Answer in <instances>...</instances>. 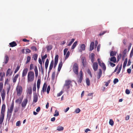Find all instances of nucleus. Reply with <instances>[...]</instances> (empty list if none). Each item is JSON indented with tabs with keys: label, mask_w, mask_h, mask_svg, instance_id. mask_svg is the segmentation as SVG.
Returning <instances> with one entry per match:
<instances>
[{
	"label": "nucleus",
	"mask_w": 133,
	"mask_h": 133,
	"mask_svg": "<svg viewBox=\"0 0 133 133\" xmlns=\"http://www.w3.org/2000/svg\"><path fill=\"white\" fill-rule=\"evenodd\" d=\"M47 50L48 51H49L51 50L52 48V46L51 45L47 46L46 47Z\"/></svg>",
	"instance_id": "29"
},
{
	"label": "nucleus",
	"mask_w": 133,
	"mask_h": 133,
	"mask_svg": "<svg viewBox=\"0 0 133 133\" xmlns=\"http://www.w3.org/2000/svg\"><path fill=\"white\" fill-rule=\"evenodd\" d=\"M99 72L97 73V78L98 79H99L100 78L102 74V72L101 69H99Z\"/></svg>",
	"instance_id": "15"
},
{
	"label": "nucleus",
	"mask_w": 133,
	"mask_h": 133,
	"mask_svg": "<svg viewBox=\"0 0 133 133\" xmlns=\"http://www.w3.org/2000/svg\"><path fill=\"white\" fill-rule=\"evenodd\" d=\"M16 90L17 92V95L18 96H20L22 92V87L20 85H18L16 87Z\"/></svg>",
	"instance_id": "5"
},
{
	"label": "nucleus",
	"mask_w": 133,
	"mask_h": 133,
	"mask_svg": "<svg viewBox=\"0 0 133 133\" xmlns=\"http://www.w3.org/2000/svg\"><path fill=\"white\" fill-rule=\"evenodd\" d=\"M94 56L95 55L94 54L92 53L91 54V55L90 56V58L91 59V62L93 63V68L94 70L95 71L97 70L98 65L97 62H94Z\"/></svg>",
	"instance_id": "2"
},
{
	"label": "nucleus",
	"mask_w": 133,
	"mask_h": 133,
	"mask_svg": "<svg viewBox=\"0 0 133 133\" xmlns=\"http://www.w3.org/2000/svg\"><path fill=\"white\" fill-rule=\"evenodd\" d=\"M125 92L126 94L128 95L130 93V90L128 89L126 90Z\"/></svg>",
	"instance_id": "58"
},
{
	"label": "nucleus",
	"mask_w": 133,
	"mask_h": 133,
	"mask_svg": "<svg viewBox=\"0 0 133 133\" xmlns=\"http://www.w3.org/2000/svg\"><path fill=\"white\" fill-rule=\"evenodd\" d=\"M78 65L77 63H75L73 66V70L74 73L76 75H78Z\"/></svg>",
	"instance_id": "6"
},
{
	"label": "nucleus",
	"mask_w": 133,
	"mask_h": 133,
	"mask_svg": "<svg viewBox=\"0 0 133 133\" xmlns=\"http://www.w3.org/2000/svg\"><path fill=\"white\" fill-rule=\"evenodd\" d=\"M32 93V90L31 88H29L28 89V93L31 95Z\"/></svg>",
	"instance_id": "33"
},
{
	"label": "nucleus",
	"mask_w": 133,
	"mask_h": 133,
	"mask_svg": "<svg viewBox=\"0 0 133 133\" xmlns=\"http://www.w3.org/2000/svg\"><path fill=\"white\" fill-rule=\"evenodd\" d=\"M81 60L83 67H85L86 65V60L85 58L84 57H82Z\"/></svg>",
	"instance_id": "10"
},
{
	"label": "nucleus",
	"mask_w": 133,
	"mask_h": 133,
	"mask_svg": "<svg viewBox=\"0 0 133 133\" xmlns=\"http://www.w3.org/2000/svg\"><path fill=\"white\" fill-rule=\"evenodd\" d=\"M34 71L35 73V77H37L38 75V72L37 67L36 66H35Z\"/></svg>",
	"instance_id": "21"
},
{
	"label": "nucleus",
	"mask_w": 133,
	"mask_h": 133,
	"mask_svg": "<svg viewBox=\"0 0 133 133\" xmlns=\"http://www.w3.org/2000/svg\"><path fill=\"white\" fill-rule=\"evenodd\" d=\"M63 65V63L62 61L61 62L59 63L58 67V71L59 72L60 71Z\"/></svg>",
	"instance_id": "23"
},
{
	"label": "nucleus",
	"mask_w": 133,
	"mask_h": 133,
	"mask_svg": "<svg viewBox=\"0 0 133 133\" xmlns=\"http://www.w3.org/2000/svg\"><path fill=\"white\" fill-rule=\"evenodd\" d=\"M5 108L6 107L5 104H3L1 108V114H4V112H5Z\"/></svg>",
	"instance_id": "18"
},
{
	"label": "nucleus",
	"mask_w": 133,
	"mask_h": 133,
	"mask_svg": "<svg viewBox=\"0 0 133 133\" xmlns=\"http://www.w3.org/2000/svg\"><path fill=\"white\" fill-rule=\"evenodd\" d=\"M97 61L99 65L102 67L103 69L105 71L106 69V66L105 64L104 63H101V60L99 58L98 59Z\"/></svg>",
	"instance_id": "7"
},
{
	"label": "nucleus",
	"mask_w": 133,
	"mask_h": 133,
	"mask_svg": "<svg viewBox=\"0 0 133 133\" xmlns=\"http://www.w3.org/2000/svg\"><path fill=\"white\" fill-rule=\"evenodd\" d=\"M55 77V72H53L52 75V79H54Z\"/></svg>",
	"instance_id": "47"
},
{
	"label": "nucleus",
	"mask_w": 133,
	"mask_h": 133,
	"mask_svg": "<svg viewBox=\"0 0 133 133\" xmlns=\"http://www.w3.org/2000/svg\"><path fill=\"white\" fill-rule=\"evenodd\" d=\"M127 71L128 74H130L131 72V69L130 68H129L127 69Z\"/></svg>",
	"instance_id": "62"
},
{
	"label": "nucleus",
	"mask_w": 133,
	"mask_h": 133,
	"mask_svg": "<svg viewBox=\"0 0 133 133\" xmlns=\"http://www.w3.org/2000/svg\"><path fill=\"white\" fill-rule=\"evenodd\" d=\"M68 50L67 48H65L64 50V55H65L66 53L67 52Z\"/></svg>",
	"instance_id": "55"
},
{
	"label": "nucleus",
	"mask_w": 133,
	"mask_h": 133,
	"mask_svg": "<svg viewBox=\"0 0 133 133\" xmlns=\"http://www.w3.org/2000/svg\"><path fill=\"white\" fill-rule=\"evenodd\" d=\"M110 61L113 62L114 63H116V57L114 56L111 57L110 59Z\"/></svg>",
	"instance_id": "27"
},
{
	"label": "nucleus",
	"mask_w": 133,
	"mask_h": 133,
	"mask_svg": "<svg viewBox=\"0 0 133 133\" xmlns=\"http://www.w3.org/2000/svg\"><path fill=\"white\" fill-rule=\"evenodd\" d=\"M128 62V59L127 58H126L125 59L124 61V62L123 64V69H124L126 66V65H127V63Z\"/></svg>",
	"instance_id": "26"
},
{
	"label": "nucleus",
	"mask_w": 133,
	"mask_h": 133,
	"mask_svg": "<svg viewBox=\"0 0 133 133\" xmlns=\"http://www.w3.org/2000/svg\"><path fill=\"white\" fill-rule=\"evenodd\" d=\"M22 99H17L15 101V102L16 103H18L19 102V104H21L22 102Z\"/></svg>",
	"instance_id": "43"
},
{
	"label": "nucleus",
	"mask_w": 133,
	"mask_h": 133,
	"mask_svg": "<svg viewBox=\"0 0 133 133\" xmlns=\"http://www.w3.org/2000/svg\"><path fill=\"white\" fill-rule=\"evenodd\" d=\"M81 111L80 109L79 108H77L75 110V112L76 113H78Z\"/></svg>",
	"instance_id": "45"
},
{
	"label": "nucleus",
	"mask_w": 133,
	"mask_h": 133,
	"mask_svg": "<svg viewBox=\"0 0 133 133\" xmlns=\"http://www.w3.org/2000/svg\"><path fill=\"white\" fill-rule=\"evenodd\" d=\"M34 74L33 72L30 71L28 72V82H32L34 79Z\"/></svg>",
	"instance_id": "3"
},
{
	"label": "nucleus",
	"mask_w": 133,
	"mask_h": 133,
	"mask_svg": "<svg viewBox=\"0 0 133 133\" xmlns=\"http://www.w3.org/2000/svg\"><path fill=\"white\" fill-rule=\"evenodd\" d=\"M9 60V57L8 56L6 55H5L4 58V62L5 64H7Z\"/></svg>",
	"instance_id": "13"
},
{
	"label": "nucleus",
	"mask_w": 133,
	"mask_h": 133,
	"mask_svg": "<svg viewBox=\"0 0 133 133\" xmlns=\"http://www.w3.org/2000/svg\"><path fill=\"white\" fill-rule=\"evenodd\" d=\"M106 32V31H104L102 32H101L99 34V36H101L102 35H103L104 34H105Z\"/></svg>",
	"instance_id": "60"
},
{
	"label": "nucleus",
	"mask_w": 133,
	"mask_h": 133,
	"mask_svg": "<svg viewBox=\"0 0 133 133\" xmlns=\"http://www.w3.org/2000/svg\"><path fill=\"white\" fill-rule=\"evenodd\" d=\"M1 96L2 98V100L3 101L5 98V90L3 89L1 93Z\"/></svg>",
	"instance_id": "12"
},
{
	"label": "nucleus",
	"mask_w": 133,
	"mask_h": 133,
	"mask_svg": "<svg viewBox=\"0 0 133 133\" xmlns=\"http://www.w3.org/2000/svg\"><path fill=\"white\" fill-rule=\"evenodd\" d=\"M38 100V96L36 94H34L33 96V103L34 102V103H36Z\"/></svg>",
	"instance_id": "16"
},
{
	"label": "nucleus",
	"mask_w": 133,
	"mask_h": 133,
	"mask_svg": "<svg viewBox=\"0 0 133 133\" xmlns=\"http://www.w3.org/2000/svg\"><path fill=\"white\" fill-rule=\"evenodd\" d=\"M18 76L19 75L18 74L16 75L13 79V83H15L16 82Z\"/></svg>",
	"instance_id": "25"
},
{
	"label": "nucleus",
	"mask_w": 133,
	"mask_h": 133,
	"mask_svg": "<svg viewBox=\"0 0 133 133\" xmlns=\"http://www.w3.org/2000/svg\"><path fill=\"white\" fill-rule=\"evenodd\" d=\"M28 102L27 98L24 99L22 103L21 106L22 108H25Z\"/></svg>",
	"instance_id": "9"
},
{
	"label": "nucleus",
	"mask_w": 133,
	"mask_h": 133,
	"mask_svg": "<svg viewBox=\"0 0 133 133\" xmlns=\"http://www.w3.org/2000/svg\"><path fill=\"white\" fill-rule=\"evenodd\" d=\"M50 87L49 85H48V87L46 92L48 94L49 93V91H50Z\"/></svg>",
	"instance_id": "48"
},
{
	"label": "nucleus",
	"mask_w": 133,
	"mask_h": 133,
	"mask_svg": "<svg viewBox=\"0 0 133 133\" xmlns=\"http://www.w3.org/2000/svg\"><path fill=\"white\" fill-rule=\"evenodd\" d=\"M20 68V66L19 65H18L16 69L14 71V73L16 74L19 70Z\"/></svg>",
	"instance_id": "39"
},
{
	"label": "nucleus",
	"mask_w": 133,
	"mask_h": 133,
	"mask_svg": "<svg viewBox=\"0 0 133 133\" xmlns=\"http://www.w3.org/2000/svg\"><path fill=\"white\" fill-rule=\"evenodd\" d=\"M88 73L89 75L90 76L92 77V75L91 72L89 69H88Z\"/></svg>",
	"instance_id": "59"
},
{
	"label": "nucleus",
	"mask_w": 133,
	"mask_h": 133,
	"mask_svg": "<svg viewBox=\"0 0 133 133\" xmlns=\"http://www.w3.org/2000/svg\"><path fill=\"white\" fill-rule=\"evenodd\" d=\"M64 129V128L63 127L61 126H58L57 127V130L59 131H61L63 130Z\"/></svg>",
	"instance_id": "30"
},
{
	"label": "nucleus",
	"mask_w": 133,
	"mask_h": 133,
	"mask_svg": "<svg viewBox=\"0 0 133 133\" xmlns=\"http://www.w3.org/2000/svg\"><path fill=\"white\" fill-rule=\"evenodd\" d=\"M28 71V69L27 68H25L23 69L22 74V77H24L26 76V75Z\"/></svg>",
	"instance_id": "11"
},
{
	"label": "nucleus",
	"mask_w": 133,
	"mask_h": 133,
	"mask_svg": "<svg viewBox=\"0 0 133 133\" xmlns=\"http://www.w3.org/2000/svg\"><path fill=\"white\" fill-rule=\"evenodd\" d=\"M62 93L63 92L62 91H61L60 92L57 94V96L58 97H59L62 94Z\"/></svg>",
	"instance_id": "64"
},
{
	"label": "nucleus",
	"mask_w": 133,
	"mask_h": 133,
	"mask_svg": "<svg viewBox=\"0 0 133 133\" xmlns=\"http://www.w3.org/2000/svg\"><path fill=\"white\" fill-rule=\"evenodd\" d=\"M86 83L87 84L88 86H89L90 85V81L89 79L88 78H86Z\"/></svg>",
	"instance_id": "34"
},
{
	"label": "nucleus",
	"mask_w": 133,
	"mask_h": 133,
	"mask_svg": "<svg viewBox=\"0 0 133 133\" xmlns=\"http://www.w3.org/2000/svg\"><path fill=\"white\" fill-rule=\"evenodd\" d=\"M21 124V123L20 121H18L16 123V126H19Z\"/></svg>",
	"instance_id": "63"
},
{
	"label": "nucleus",
	"mask_w": 133,
	"mask_h": 133,
	"mask_svg": "<svg viewBox=\"0 0 133 133\" xmlns=\"http://www.w3.org/2000/svg\"><path fill=\"white\" fill-rule=\"evenodd\" d=\"M41 79H38L37 82V85H40L41 83Z\"/></svg>",
	"instance_id": "61"
},
{
	"label": "nucleus",
	"mask_w": 133,
	"mask_h": 133,
	"mask_svg": "<svg viewBox=\"0 0 133 133\" xmlns=\"http://www.w3.org/2000/svg\"><path fill=\"white\" fill-rule=\"evenodd\" d=\"M11 71V69L10 68L8 69L6 73V76H8L10 74Z\"/></svg>",
	"instance_id": "42"
},
{
	"label": "nucleus",
	"mask_w": 133,
	"mask_h": 133,
	"mask_svg": "<svg viewBox=\"0 0 133 133\" xmlns=\"http://www.w3.org/2000/svg\"><path fill=\"white\" fill-rule=\"evenodd\" d=\"M109 124L112 126L114 125V122L112 119H110L109 121Z\"/></svg>",
	"instance_id": "37"
},
{
	"label": "nucleus",
	"mask_w": 133,
	"mask_h": 133,
	"mask_svg": "<svg viewBox=\"0 0 133 133\" xmlns=\"http://www.w3.org/2000/svg\"><path fill=\"white\" fill-rule=\"evenodd\" d=\"M31 57L30 56H28L27 58V61H26V63H28L29 62L31 59Z\"/></svg>",
	"instance_id": "38"
},
{
	"label": "nucleus",
	"mask_w": 133,
	"mask_h": 133,
	"mask_svg": "<svg viewBox=\"0 0 133 133\" xmlns=\"http://www.w3.org/2000/svg\"><path fill=\"white\" fill-rule=\"evenodd\" d=\"M127 52V49H125L123 52V55H126V54Z\"/></svg>",
	"instance_id": "54"
},
{
	"label": "nucleus",
	"mask_w": 133,
	"mask_h": 133,
	"mask_svg": "<svg viewBox=\"0 0 133 133\" xmlns=\"http://www.w3.org/2000/svg\"><path fill=\"white\" fill-rule=\"evenodd\" d=\"M9 45L11 47H13L17 45L16 43L15 42L13 41L9 43Z\"/></svg>",
	"instance_id": "22"
},
{
	"label": "nucleus",
	"mask_w": 133,
	"mask_h": 133,
	"mask_svg": "<svg viewBox=\"0 0 133 133\" xmlns=\"http://www.w3.org/2000/svg\"><path fill=\"white\" fill-rule=\"evenodd\" d=\"M54 64V60L52 59V60L50 65L49 69L50 70H51L53 66V65Z\"/></svg>",
	"instance_id": "24"
},
{
	"label": "nucleus",
	"mask_w": 133,
	"mask_h": 133,
	"mask_svg": "<svg viewBox=\"0 0 133 133\" xmlns=\"http://www.w3.org/2000/svg\"><path fill=\"white\" fill-rule=\"evenodd\" d=\"M58 59V56L57 55L55 56L54 68L55 69L57 64Z\"/></svg>",
	"instance_id": "8"
},
{
	"label": "nucleus",
	"mask_w": 133,
	"mask_h": 133,
	"mask_svg": "<svg viewBox=\"0 0 133 133\" xmlns=\"http://www.w3.org/2000/svg\"><path fill=\"white\" fill-rule=\"evenodd\" d=\"M14 106V101H12L10 105V109H8L7 112V118H8V121H9L11 118V114L13 110Z\"/></svg>",
	"instance_id": "1"
},
{
	"label": "nucleus",
	"mask_w": 133,
	"mask_h": 133,
	"mask_svg": "<svg viewBox=\"0 0 133 133\" xmlns=\"http://www.w3.org/2000/svg\"><path fill=\"white\" fill-rule=\"evenodd\" d=\"M3 84L2 83H0V90H2L3 88Z\"/></svg>",
	"instance_id": "56"
},
{
	"label": "nucleus",
	"mask_w": 133,
	"mask_h": 133,
	"mask_svg": "<svg viewBox=\"0 0 133 133\" xmlns=\"http://www.w3.org/2000/svg\"><path fill=\"white\" fill-rule=\"evenodd\" d=\"M77 41H75L74 43L71 46V49H73L75 48L77 45Z\"/></svg>",
	"instance_id": "28"
},
{
	"label": "nucleus",
	"mask_w": 133,
	"mask_h": 133,
	"mask_svg": "<svg viewBox=\"0 0 133 133\" xmlns=\"http://www.w3.org/2000/svg\"><path fill=\"white\" fill-rule=\"evenodd\" d=\"M38 57V55L36 54H35L33 55V57H32L34 58L35 61H36Z\"/></svg>",
	"instance_id": "31"
},
{
	"label": "nucleus",
	"mask_w": 133,
	"mask_h": 133,
	"mask_svg": "<svg viewBox=\"0 0 133 133\" xmlns=\"http://www.w3.org/2000/svg\"><path fill=\"white\" fill-rule=\"evenodd\" d=\"M122 64H121L119 67L118 68V70L117 72V73L118 74L119 73V72L122 69Z\"/></svg>",
	"instance_id": "36"
},
{
	"label": "nucleus",
	"mask_w": 133,
	"mask_h": 133,
	"mask_svg": "<svg viewBox=\"0 0 133 133\" xmlns=\"http://www.w3.org/2000/svg\"><path fill=\"white\" fill-rule=\"evenodd\" d=\"M133 56V47L132 48V49L131 51L130 55V57H131L132 56Z\"/></svg>",
	"instance_id": "46"
},
{
	"label": "nucleus",
	"mask_w": 133,
	"mask_h": 133,
	"mask_svg": "<svg viewBox=\"0 0 133 133\" xmlns=\"http://www.w3.org/2000/svg\"><path fill=\"white\" fill-rule=\"evenodd\" d=\"M36 83H35L33 88V90L34 91H36Z\"/></svg>",
	"instance_id": "50"
},
{
	"label": "nucleus",
	"mask_w": 133,
	"mask_h": 133,
	"mask_svg": "<svg viewBox=\"0 0 133 133\" xmlns=\"http://www.w3.org/2000/svg\"><path fill=\"white\" fill-rule=\"evenodd\" d=\"M94 43L93 42H91L90 45V50L91 51L92 50L94 49Z\"/></svg>",
	"instance_id": "19"
},
{
	"label": "nucleus",
	"mask_w": 133,
	"mask_h": 133,
	"mask_svg": "<svg viewBox=\"0 0 133 133\" xmlns=\"http://www.w3.org/2000/svg\"><path fill=\"white\" fill-rule=\"evenodd\" d=\"M116 54L113 51H112L110 53V56H113L116 55Z\"/></svg>",
	"instance_id": "41"
},
{
	"label": "nucleus",
	"mask_w": 133,
	"mask_h": 133,
	"mask_svg": "<svg viewBox=\"0 0 133 133\" xmlns=\"http://www.w3.org/2000/svg\"><path fill=\"white\" fill-rule=\"evenodd\" d=\"M1 115L0 116V124H1L3 122L4 117V114H1Z\"/></svg>",
	"instance_id": "17"
},
{
	"label": "nucleus",
	"mask_w": 133,
	"mask_h": 133,
	"mask_svg": "<svg viewBox=\"0 0 133 133\" xmlns=\"http://www.w3.org/2000/svg\"><path fill=\"white\" fill-rule=\"evenodd\" d=\"M39 71H41L42 75H44V72L43 69V66H41V68H39Z\"/></svg>",
	"instance_id": "32"
},
{
	"label": "nucleus",
	"mask_w": 133,
	"mask_h": 133,
	"mask_svg": "<svg viewBox=\"0 0 133 133\" xmlns=\"http://www.w3.org/2000/svg\"><path fill=\"white\" fill-rule=\"evenodd\" d=\"M31 48L33 51H36L37 50L36 47L34 46L31 47Z\"/></svg>",
	"instance_id": "40"
},
{
	"label": "nucleus",
	"mask_w": 133,
	"mask_h": 133,
	"mask_svg": "<svg viewBox=\"0 0 133 133\" xmlns=\"http://www.w3.org/2000/svg\"><path fill=\"white\" fill-rule=\"evenodd\" d=\"M34 66H33V65L32 64H31L30 65V70H31L32 69H34Z\"/></svg>",
	"instance_id": "52"
},
{
	"label": "nucleus",
	"mask_w": 133,
	"mask_h": 133,
	"mask_svg": "<svg viewBox=\"0 0 133 133\" xmlns=\"http://www.w3.org/2000/svg\"><path fill=\"white\" fill-rule=\"evenodd\" d=\"M118 79L117 78H115L113 81L114 84H116L118 82Z\"/></svg>",
	"instance_id": "49"
},
{
	"label": "nucleus",
	"mask_w": 133,
	"mask_h": 133,
	"mask_svg": "<svg viewBox=\"0 0 133 133\" xmlns=\"http://www.w3.org/2000/svg\"><path fill=\"white\" fill-rule=\"evenodd\" d=\"M47 57V55L46 54H45L44 56L42 57V60L45 59Z\"/></svg>",
	"instance_id": "57"
},
{
	"label": "nucleus",
	"mask_w": 133,
	"mask_h": 133,
	"mask_svg": "<svg viewBox=\"0 0 133 133\" xmlns=\"http://www.w3.org/2000/svg\"><path fill=\"white\" fill-rule=\"evenodd\" d=\"M47 85H46L45 83L43 86L42 89L41 91V92H45L46 91V88Z\"/></svg>",
	"instance_id": "20"
},
{
	"label": "nucleus",
	"mask_w": 133,
	"mask_h": 133,
	"mask_svg": "<svg viewBox=\"0 0 133 133\" xmlns=\"http://www.w3.org/2000/svg\"><path fill=\"white\" fill-rule=\"evenodd\" d=\"M109 64L110 65V66L112 67H114L115 66V64L112 63L111 62H109Z\"/></svg>",
	"instance_id": "53"
},
{
	"label": "nucleus",
	"mask_w": 133,
	"mask_h": 133,
	"mask_svg": "<svg viewBox=\"0 0 133 133\" xmlns=\"http://www.w3.org/2000/svg\"><path fill=\"white\" fill-rule=\"evenodd\" d=\"M85 46L84 44H81L80 46V49L79 50V51L81 52L82 51L84 50L85 49Z\"/></svg>",
	"instance_id": "14"
},
{
	"label": "nucleus",
	"mask_w": 133,
	"mask_h": 133,
	"mask_svg": "<svg viewBox=\"0 0 133 133\" xmlns=\"http://www.w3.org/2000/svg\"><path fill=\"white\" fill-rule=\"evenodd\" d=\"M70 54V52L69 51H68L65 57V59H67L69 57Z\"/></svg>",
	"instance_id": "35"
},
{
	"label": "nucleus",
	"mask_w": 133,
	"mask_h": 133,
	"mask_svg": "<svg viewBox=\"0 0 133 133\" xmlns=\"http://www.w3.org/2000/svg\"><path fill=\"white\" fill-rule=\"evenodd\" d=\"M71 82V81L70 80H66L65 81V83L64 85L63 88L65 91L69 89L70 85Z\"/></svg>",
	"instance_id": "4"
},
{
	"label": "nucleus",
	"mask_w": 133,
	"mask_h": 133,
	"mask_svg": "<svg viewBox=\"0 0 133 133\" xmlns=\"http://www.w3.org/2000/svg\"><path fill=\"white\" fill-rule=\"evenodd\" d=\"M26 50V52L25 54H28L29 53L31 52V50L29 49H25Z\"/></svg>",
	"instance_id": "51"
},
{
	"label": "nucleus",
	"mask_w": 133,
	"mask_h": 133,
	"mask_svg": "<svg viewBox=\"0 0 133 133\" xmlns=\"http://www.w3.org/2000/svg\"><path fill=\"white\" fill-rule=\"evenodd\" d=\"M55 114H54V116H55V117L59 115V112L58 111H57V110H56V111H55Z\"/></svg>",
	"instance_id": "44"
}]
</instances>
